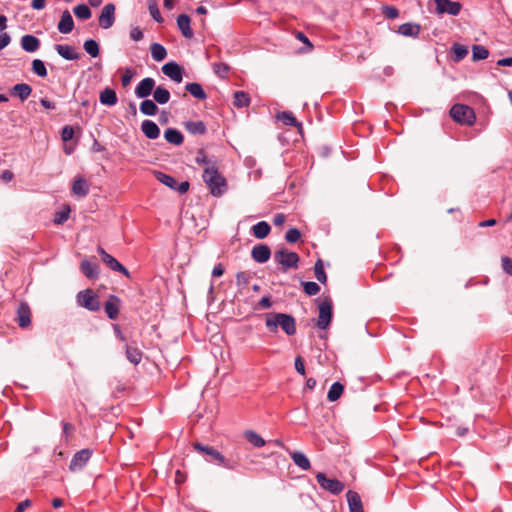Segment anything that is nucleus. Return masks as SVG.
<instances>
[{"instance_id":"1","label":"nucleus","mask_w":512,"mask_h":512,"mask_svg":"<svg viewBox=\"0 0 512 512\" xmlns=\"http://www.w3.org/2000/svg\"><path fill=\"white\" fill-rule=\"evenodd\" d=\"M265 325L271 333H276L278 327L288 335L293 336L296 333L295 318L285 313H268L266 314Z\"/></svg>"},{"instance_id":"2","label":"nucleus","mask_w":512,"mask_h":512,"mask_svg":"<svg viewBox=\"0 0 512 512\" xmlns=\"http://www.w3.org/2000/svg\"><path fill=\"white\" fill-rule=\"evenodd\" d=\"M203 181L207 185L210 193L214 197L222 196L228 189L227 181L223 177L215 165L206 166L203 172Z\"/></svg>"},{"instance_id":"3","label":"nucleus","mask_w":512,"mask_h":512,"mask_svg":"<svg viewBox=\"0 0 512 512\" xmlns=\"http://www.w3.org/2000/svg\"><path fill=\"white\" fill-rule=\"evenodd\" d=\"M449 113L452 119L461 125L472 126L476 120L474 110L465 104H454Z\"/></svg>"},{"instance_id":"4","label":"nucleus","mask_w":512,"mask_h":512,"mask_svg":"<svg viewBox=\"0 0 512 512\" xmlns=\"http://www.w3.org/2000/svg\"><path fill=\"white\" fill-rule=\"evenodd\" d=\"M77 303L89 311L95 312L100 309L98 297L91 289L80 291L77 294Z\"/></svg>"},{"instance_id":"5","label":"nucleus","mask_w":512,"mask_h":512,"mask_svg":"<svg viewBox=\"0 0 512 512\" xmlns=\"http://www.w3.org/2000/svg\"><path fill=\"white\" fill-rule=\"evenodd\" d=\"M316 479L319 484V486L328 492H330L333 495L340 494L344 488L345 485L343 482L339 481L338 479H331L327 478L326 475L323 472H319L316 474Z\"/></svg>"},{"instance_id":"6","label":"nucleus","mask_w":512,"mask_h":512,"mask_svg":"<svg viewBox=\"0 0 512 512\" xmlns=\"http://www.w3.org/2000/svg\"><path fill=\"white\" fill-rule=\"evenodd\" d=\"M274 260L283 267V270H287L288 268H297L299 256L295 252L281 249L274 253Z\"/></svg>"},{"instance_id":"7","label":"nucleus","mask_w":512,"mask_h":512,"mask_svg":"<svg viewBox=\"0 0 512 512\" xmlns=\"http://www.w3.org/2000/svg\"><path fill=\"white\" fill-rule=\"evenodd\" d=\"M193 446L196 451L209 456L210 461L216 462L218 465H222L229 469L232 468V466L229 464V462L226 460V458L214 447L208 446V445H202L200 443H195Z\"/></svg>"},{"instance_id":"8","label":"nucleus","mask_w":512,"mask_h":512,"mask_svg":"<svg viewBox=\"0 0 512 512\" xmlns=\"http://www.w3.org/2000/svg\"><path fill=\"white\" fill-rule=\"evenodd\" d=\"M332 319V303L326 299L319 305V314L317 319V327L320 329H326Z\"/></svg>"},{"instance_id":"9","label":"nucleus","mask_w":512,"mask_h":512,"mask_svg":"<svg viewBox=\"0 0 512 512\" xmlns=\"http://www.w3.org/2000/svg\"><path fill=\"white\" fill-rule=\"evenodd\" d=\"M97 252L101 256V260L104 264L107 265L111 270L117 271L125 275L126 277H130L129 271L120 263L118 262L112 255L107 253L102 247L97 248Z\"/></svg>"},{"instance_id":"10","label":"nucleus","mask_w":512,"mask_h":512,"mask_svg":"<svg viewBox=\"0 0 512 512\" xmlns=\"http://www.w3.org/2000/svg\"><path fill=\"white\" fill-rule=\"evenodd\" d=\"M436 4V13L437 14H449L452 16H457L461 11V4L459 2H454L450 0H433Z\"/></svg>"},{"instance_id":"11","label":"nucleus","mask_w":512,"mask_h":512,"mask_svg":"<svg viewBox=\"0 0 512 512\" xmlns=\"http://www.w3.org/2000/svg\"><path fill=\"white\" fill-rule=\"evenodd\" d=\"M115 5L112 3L106 4L99 16V26L103 29H109L115 22Z\"/></svg>"},{"instance_id":"12","label":"nucleus","mask_w":512,"mask_h":512,"mask_svg":"<svg viewBox=\"0 0 512 512\" xmlns=\"http://www.w3.org/2000/svg\"><path fill=\"white\" fill-rule=\"evenodd\" d=\"M92 455V451L90 449H82L76 452L70 462L69 469L72 472L81 470L89 461Z\"/></svg>"},{"instance_id":"13","label":"nucleus","mask_w":512,"mask_h":512,"mask_svg":"<svg viewBox=\"0 0 512 512\" xmlns=\"http://www.w3.org/2000/svg\"><path fill=\"white\" fill-rule=\"evenodd\" d=\"M155 80L150 77L142 79L135 88V95L138 98L145 99L154 92Z\"/></svg>"},{"instance_id":"14","label":"nucleus","mask_w":512,"mask_h":512,"mask_svg":"<svg viewBox=\"0 0 512 512\" xmlns=\"http://www.w3.org/2000/svg\"><path fill=\"white\" fill-rule=\"evenodd\" d=\"M162 72L171 80L180 83L183 80V70L175 62H169L162 66Z\"/></svg>"},{"instance_id":"15","label":"nucleus","mask_w":512,"mask_h":512,"mask_svg":"<svg viewBox=\"0 0 512 512\" xmlns=\"http://www.w3.org/2000/svg\"><path fill=\"white\" fill-rule=\"evenodd\" d=\"M271 250L266 244H258L252 248L251 257L257 263H265L270 259Z\"/></svg>"},{"instance_id":"16","label":"nucleus","mask_w":512,"mask_h":512,"mask_svg":"<svg viewBox=\"0 0 512 512\" xmlns=\"http://www.w3.org/2000/svg\"><path fill=\"white\" fill-rule=\"evenodd\" d=\"M17 323L21 328H26L31 323V311L26 303H21L17 309Z\"/></svg>"},{"instance_id":"17","label":"nucleus","mask_w":512,"mask_h":512,"mask_svg":"<svg viewBox=\"0 0 512 512\" xmlns=\"http://www.w3.org/2000/svg\"><path fill=\"white\" fill-rule=\"evenodd\" d=\"M80 270L88 279H97L99 276V265L87 259L81 262Z\"/></svg>"},{"instance_id":"18","label":"nucleus","mask_w":512,"mask_h":512,"mask_svg":"<svg viewBox=\"0 0 512 512\" xmlns=\"http://www.w3.org/2000/svg\"><path fill=\"white\" fill-rule=\"evenodd\" d=\"M32 87L26 83H19L10 89L11 96L18 97L22 102L29 98Z\"/></svg>"},{"instance_id":"19","label":"nucleus","mask_w":512,"mask_h":512,"mask_svg":"<svg viewBox=\"0 0 512 512\" xmlns=\"http://www.w3.org/2000/svg\"><path fill=\"white\" fill-rule=\"evenodd\" d=\"M58 31L62 34H68L72 32L74 28L73 18L68 10L62 12L61 19L58 23Z\"/></svg>"},{"instance_id":"20","label":"nucleus","mask_w":512,"mask_h":512,"mask_svg":"<svg viewBox=\"0 0 512 512\" xmlns=\"http://www.w3.org/2000/svg\"><path fill=\"white\" fill-rule=\"evenodd\" d=\"M120 300L118 297L112 295L105 303V312L109 319L115 320L119 315Z\"/></svg>"},{"instance_id":"21","label":"nucleus","mask_w":512,"mask_h":512,"mask_svg":"<svg viewBox=\"0 0 512 512\" xmlns=\"http://www.w3.org/2000/svg\"><path fill=\"white\" fill-rule=\"evenodd\" d=\"M141 130L148 139H157L160 135V129L152 120H144L141 124Z\"/></svg>"},{"instance_id":"22","label":"nucleus","mask_w":512,"mask_h":512,"mask_svg":"<svg viewBox=\"0 0 512 512\" xmlns=\"http://www.w3.org/2000/svg\"><path fill=\"white\" fill-rule=\"evenodd\" d=\"M90 185L83 177H77L73 181L72 192L78 197H85L88 195Z\"/></svg>"},{"instance_id":"23","label":"nucleus","mask_w":512,"mask_h":512,"mask_svg":"<svg viewBox=\"0 0 512 512\" xmlns=\"http://www.w3.org/2000/svg\"><path fill=\"white\" fill-rule=\"evenodd\" d=\"M21 47L29 53L37 51L40 47V40L34 35L26 34L21 38Z\"/></svg>"},{"instance_id":"24","label":"nucleus","mask_w":512,"mask_h":512,"mask_svg":"<svg viewBox=\"0 0 512 512\" xmlns=\"http://www.w3.org/2000/svg\"><path fill=\"white\" fill-rule=\"evenodd\" d=\"M190 22V17L186 14H180L177 17L178 28L181 31L182 35L188 39L192 38L194 35L193 30L190 27Z\"/></svg>"},{"instance_id":"25","label":"nucleus","mask_w":512,"mask_h":512,"mask_svg":"<svg viewBox=\"0 0 512 512\" xmlns=\"http://www.w3.org/2000/svg\"><path fill=\"white\" fill-rule=\"evenodd\" d=\"M55 50L66 60H77L80 57L79 53L70 45L57 44Z\"/></svg>"},{"instance_id":"26","label":"nucleus","mask_w":512,"mask_h":512,"mask_svg":"<svg viewBox=\"0 0 512 512\" xmlns=\"http://www.w3.org/2000/svg\"><path fill=\"white\" fill-rule=\"evenodd\" d=\"M289 454H290L291 459L295 463V465H297L300 469H302L304 471L310 469V467H311L310 460L304 453H302L300 451H293V452H290Z\"/></svg>"},{"instance_id":"27","label":"nucleus","mask_w":512,"mask_h":512,"mask_svg":"<svg viewBox=\"0 0 512 512\" xmlns=\"http://www.w3.org/2000/svg\"><path fill=\"white\" fill-rule=\"evenodd\" d=\"M347 501L349 505L350 512H364L362 501L358 493L349 490L347 492Z\"/></svg>"},{"instance_id":"28","label":"nucleus","mask_w":512,"mask_h":512,"mask_svg":"<svg viewBox=\"0 0 512 512\" xmlns=\"http://www.w3.org/2000/svg\"><path fill=\"white\" fill-rule=\"evenodd\" d=\"M252 234L257 239H264L271 231L270 225L266 221H260L252 226Z\"/></svg>"},{"instance_id":"29","label":"nucleus","mask_w":512,"mask_h":512,"mask_svg":"<svg viewBox=\"0 0 512 512\" xmlns=\"http://www.w3.org/2000/svg\"><path fill=\"white\" fill-rule=\"evenodd\" d=\"M164 138L167 142L173 144V145H181L184 141V137L180 131L174 128H168L164 132Z\"/></svg>"},{"instance_id":"30","label":"nucleus","mask_w":512,"mask_h":512,"mask_svg":"<svg viewBox=\"0 0 512 512\" xmlns=\"http://www.w3.org/2000/svg\"><path fill=\"white\" fill-rule=\"evenodd\" d=\"M100 103L103 105L113 106L117 103V95L113 89L105 88L99 96Z\"/></svg>"},{"instance_id":"31","label":"nucleus","mask_w":512,"mask_h":512,"mask_svg":"<svg viewBox=\"0 0 512 512\" xmlns=\"http://www.w3.org/2000/svg\"><path fill=\"white\" fill-rule=\"evenodd\" d=\"M185 89L196 99L205 100L207 98V94L205 93V91L203 90L202 86L199 83H187Z\"/></svg>"},{"instance_id":"32","label":"nucleus","mask_w":512,"mask_h":512,"mask_svg":"<svg viewBox=\"0 0 512 512\" xmlns=\"http://www.w3.org/2000/svg\"><path fill=\"white\" fill-rule=\"evenodd\" d=\"M170 92L163 86H158L154 89L153 98L154 101L160 105L166 104L170 100Z\"/></svg>"},{"instance_id":"33","label":"nucleus","mask_w":512,"mask_h":512,"mask_svg":"<svg viewBox=\"0 0 512 512\" xmlns=\"http://www.w3.org/2000/svg\"><path fill=\"white\" fill-rule=\"evenodd\" d=\"M140 111L147 116H154L158 112L156 102L150 99H144L140 103Z\"/></svg>"},{"instance_id":"34","label":"nucleus","mask_w":512,"mask_h":512,"mask_svg":"<svg viewBox=\"0 0 512 512\" xmlns=\"http://www.w3.org/2000/svg\"><path fill=\"white\" fill-rule=\"evenodd\" d=\"M126 357L131 363L137 365L142 360V352L135 346L126 345Z\"/></svg>"},{"instance_id":"35","label":"nucleus","mask_w":512,"mask_h":512,"mask_svg":"<svg viewBox=\"0 0 512 512\" xmlns=\"http://www.w3.org/2000/svg\"><path fill=\"white\" fill-rule=\"evenodd\" d=\"M398 32L404 36L417 37L420 32V26L411 23H404L399 26Z\"/></svg>"},{"instance_id":"36","label":"nucleus","mask_w":512,"mask_h":512,"mask_svg":"<svg viewBox=\"0 0 512 512\" xmlns=\"http://www.w3.org/2000/svg\"><path fill=\"white\" fill-rule=\"evenodd\" d=\"M152 58L157 61H163L167 56L165 47L159 43H153L150 47Z\"/></svg>"},{"instance_id":"37","label":"nucleus","mask_w":512,"mask_h":512,"mask_svg":"<svg viewBox=\"0 0 512 512\" xmlns=\"http://www.w3.org/2000/svg\"><path fill=\"white\" fill-rule=\"evenodd\" d=\"M233 98H234L233 104L237 108H244V107L249 106V104H250V97L244 91L235 92Z\"/></svg>"},{"instance_id":"38","label":"nucleus","mask_w":512,"mask_h":512,"mask_svg":"<svg viewBox=\"0 0 512 512\" xmlns=\"http://www.w3.org/2000/svg\"><path fill=\"white\" fill-rule=\"evenodd\" d=\"M185 127L191 134L202 135L206 132V126L202 121H188Z\"/></svg>"},{"instance_id":"39","label":"nucleus","mask_w":512,"mask_h":512,"mask_svg":"<svg viewBox=\"0 0 512 512\" xmlns=\"http://www.w3.org/2000/svg\"><path fill=\"white\" fill-rule=\"evenodd\" d=\"M344 390V386L340 382H335L331 385L327 398L329 401L334 402L340 398Z\"/></svg>"},{"instance_id":"40","label":"nucleus","mask_w":512,"mask_h":512,"mask_svg":"<svg viewBox=\"0 0 512 512\" xmlns=\"http://www.w3.org/2000/svg\"><path fill=\"white\" fill-rule=\"evenodd\" d=\"M155 177L159 182H161L165 186L173 190L176 188L177 181L174 177L160 171L155 172Z\"/></svg>"},{"instance_id":"41","label":"nucleus","mask_w":512,"mask_h":512,"mask_svg":"<svg viewBox=\"0 0 512 512\" xmlns=\"http://www.w3.org/2000/svg\"><path fill=\"white\" fill-rule=\"evenodd\" d=\"M245 438L250 444H252L256 448H260L265 445V440L254 431H246Z\"/></svg>"},{"instance_id":"42","label":"nucleus","mask_w":512,"mask_h":512,"mask_svg":"<svg viewBox=\"0 0 512 512\" xmlns=\"http://www.w3.org/2000/svg\"><path fill=\"white\" fill-rule=\"evenodd\" d=\"M84 50L93 58L97 57L100 53L99 45L94 39H89L84 42Z\"/></svg>"},{"instance_id":"43","label":"nucleus","mask_w":512,"mask_h":512,"mask_svg":"<svg viewBox=\"0 0 512 512\" xmlns=\"http://www.w3.org/2000/svg\"><path fill=\"white\" fill-rule=\"evenodd\" d=\"M73 11L78 19L87 20L91 17V10L86 4L77 5Z\"/></svg>"},{"instance_id":"44","label":"nucleus","mask_w":512,"mask_h":512,"mask_svg":"<svg viewBox=\"0 0 512 512\" xmlns=\"http://www.w3.org/2000/svg\"><path fill=\"white\" fill-rule=\"evenodd\" d=\"M278 119L287 126H299L297 119L289 111H284L278 114Z\"/></svg>"},{"instance_id":"45","label":"nucleus","mask_w":512,"mask_h":512,"mask_svg":"<svg viewBox=\"0 0 512 512\" xmlns=\"http://www.w3.org/2000/svg\"><path fill=\"white\" fill-rule=\"evenodd\" d=\"M489 56V51L481 45L472 47V58L474 61L484 60Z\"/></svg>"},{"instance_id":"46","label":"nucleus","mask_w":512,"mask_h":512,"mask_svg":"<svg viewBox=\"0 0 512 512\" xmlns=\"http://www.w3.org/2000/svg\"><path fill=\"white\" fill-rule=\"evenodd\" d=\"M212 69L214 71V73L222 78V79H226L229 75V71H230V67L228 64L226 63H214L212 65Z\"/></svg>"},{"instance_id":"47","label":"nucleus","mask_w":512,"mask_h":512,"mask_svg":"<svg viewBox=\"0 0 512 512\" xmlns=\"http://www.w3.org/2000/svg\"><path fill=\"white\" fill-rule=\"evenodd\" d=\"M32 71L34 74H36L39 77H46L47 76V69L44 64V62L40 59H34L32 61Z\"/></svg>"},{"instance_id":"48","label":"nucleus","mask_w":512,"mask_h":512,"mask_svg":"<svg viewBox=\"0 0 512 512\" xmlns=\"http://www.w3.org/2000/svg\"><path fill=\"white\" fill-rule=\"evenodd\" d=\"M453 57L456 62L464 59L468 54V49L460 44H454L452 46Z\"/></svg>"},{"instance_id":"49","label":"nucleus","mask_w":512,"mask_h":512,"mask_svg":"<svg viewBox=\"0 0 512 512\" xmlns=\"http://www.w3.org/2000/svg\"><path fill=\"white\" fill-rule=\"evenodd\" d=\"M314 272H315V277L317 278V280L320 283H323V284L326 283L327 276L324 271L323 263L321 260H317V262L315 263Z\"/></svg>"},{"instance_id":"50","label":"nucleus","mask_w":512,"mask_h":512,"mask_svg":"<svg viewBox=\"0 0 512 512\" xmlns=\"http://www.w3.org/2000/svg\"><path fill=\"white\" fill-rule=\"evenodd\" d=\"M304 292L309 296L317 295L320 292V286L316 282L307 281L303 282Z\"/></svg>"},{"instance_id":"51","label":"nucleus","mask_w":512,"mask_h":512,"mask_svg":"<svg viewBox=\"0 0 512 512\" xmlns=\"http://www.w3.org/2000/svg\"><path fill=\"white\" fill-rule=\"evenodd\" d=\"M301 237V233L297 228L289 229L285 234V240L288 243H296Z\"/></svg>"},{"instance_id":"52","label":"nucleus","mask_w":512,"mask_h":512,"mask_svg":"<svg viewBox=\"0 0 512 512\" xmlns=\"http://www.w3.org/2000/svg\"><path fill=\"white\" fill-rule=\"evenodd\" d=\"M134 76L135 70L132 68H126L121 78L122 85L127 87L131 83Z\"/></svg>"},{"instance_id":"53","label":"nucleus","mask_w":512,"mask_h":512,"mask_svg":"<svg viewBox=\"0 0 512 512\" xmlns=\"http://www.w3.org/2000/svg\"><path fill=\"white\" fill-rule=\"evenodd\" d=\"M250 278L251 277H250L249 273L243 272V271L238 272L236 274V284H237V286L243 287V286L248 285Z\"/></svg>"},{"instance_id":"54","label":"nucleus","mask_w":512,"mask_h":512,"mask_svg":"<svg viewBox=\"0 0 512 512\" xmlns=\"http://www.w3.org/2000/svg\"><path fill=\"white\" fill-rule=\"evenodd\" d=\"M149 12L151 17L158 23L163 22V18L160 14V11L158 9V6L155 2L149 4Z\"/></svg>"},{"instance_id":"55","label":"nucleus","mask_w":512,"mask_h":512,"mask_svg":"<svg viewBox=\"0 0 512 512\" xmlns=\"http://www.w3.org/2000/svg\"><path fill=\"white\" fill-rule=\"evenodd\" d=\"M501 265L504 272L512 276V259L508 256H503L501 258Z\"/></svg>"},{"instance_id":"56","label":"nucleus","mask_w":512,"mask_h":512,"mask_svg":"<svg viewBox=\"0 0 512 512\" xmlns=\"http://www.w3.org/2000/svg\"><path fill=\"white\" fill-rule=\"evenodd\" d=\"M74 136L73 127L66 125L62 128L61 138L64 142L70 141Z\"/></svg>"},{"instance_id":"57","label":"nucleus","mask_w":512,"mask_h":512,"mask_svg":"<svg viewBox=\"0 0 512 512\" xmlns=\"http://www.w3.org/2000/svg\"><path fill=\"white\" fill-rule=\"evenodd\" d=\"M383 13L388 19H395L399 15L398 9L394 6H384Z\"/></svg>"},{"instance_id":"58","label":"nucleus","mask_w":512,"mask_h":512,"mask_svg":"<svg viewBox=\"0 0 512 512\" xmlns=\"http://www.w3.org/2000/svg\"><path fill=\"white\" fill-rule=\"evenodd\" d=\"M69 217V210L57 212L54 218V222L56 224L64 223Z\"/></svg>"},{"instance_id":"59","label":"nucleus","mask_w":512,"mask_h":512,"mask_svg":"<svg viewBox=\"0 0 512 512\" xmlns=\"http://www.w3.org/2000/svg\"><path fill=\"white\" fill-rule=\"evenodd\" d=\"M295 369L299 374L305 375L304 361L301 356L295 358Z\"/></svg>"},{"instance_id":"60","label":"nucleus","mask_w":512,"mask_h":512,"mask_svg":"<svg viewBox=\"0 0 512 512\" xmlns=\"http://www.w3.org/2000/svg\"><path fill=\"white\" fill-rule=\"evenodd\" d=\"M130 38L134 41H140L143 38V32L139 27H134L130 31Z\"/></svg>"},{"instance_id":"61","label":"nucleus","mask_w":512,"mask_h":512,"mask_svg":"<svg viewBox=\"0 0 512 512\" xmlns=\"http://www.w3.org/2000/svg\"><path fill=\"white\" fill-rule=\"evenodd\" d=\"M272 306V301L269 296H264L258 302V307L260 309H268Z\"/></svg>"},{"instance_id":"62","label":"nucleus","mask_w":512,"mask_h":512,"mask_svg":"<svg viewBox=\"0 0 512 512\" xmlns=\"http://www.w3.org/2000/svg\"><path fill=\"white\" fill-rule=\"evenodd\" d=\"M11 37L8 33L0 34V51L9 45Z\"/></svg>"},{"instance_id":"63","label":"nucleus","mask_w":512,"mask_h":512,"mask_svg":"<svg viewBox=\"0 0 512 512\" xmlns=\"http://www.w3.org/2000/svg\"><path fill=\"white\" fill-rule=\"evenodd\" d=\"M13 178H14V174L10 170H4L0 174V179L5 183L12 181Z\"/></svg>"},{"instance_id":"64","label":"nucleus","mask_w":512,"mask_h":512,"mask_svg":"<svg viewBox=\"0 0 512 512\" xmlns=\"http://www.w3.org/2000/svg\"><path fill=\"white\" fill-rule=\"evenodd\" d=\"M196 162L198 164H206L207 166H211L212 164L207 160L206 155L203 151H199L196 157Z\"/></svg>"}]
</instances>
